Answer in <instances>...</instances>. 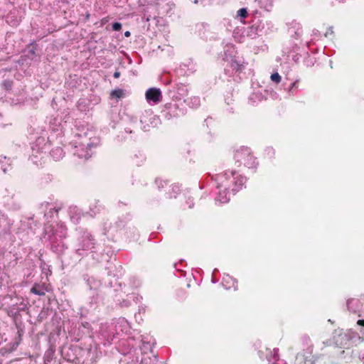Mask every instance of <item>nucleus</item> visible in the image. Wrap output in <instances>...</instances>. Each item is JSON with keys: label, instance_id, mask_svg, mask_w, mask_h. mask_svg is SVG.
<instances>
[{"label": "nucleus", "instance_id": "c85d7f7f", "mask_svg": "<svg viewBox=\"0 0 364 364\" xmlns=\"http://www.w3.org/2000/svg\"><path fill=\"white\" fill-rule=\"evenodd\" d=\"M50 129H52V130L53 132H58V134H62L63 133V125L61 124V123L60 122L58 121L57 119H53V122H50Z\"/></svg>", "mask_w": 364, "mask_h": 364}, {"label": "nucleus", "instance_id": "864d4df0", "mask_svg": "<svg viewBox=\"0 0 364 364\" xmlns=\"http://www.w3.org/2000/svg\"><path fill=\"white\" fill-rule=\"evenodd\" d=\"M125 132L129 134L132 133V130L130 128H125Z\"/></svg>", "mask_w": 364, "mask_h": 364}, {"label": "nucleus", "instance_id": "e2e57ef3", "mask_svg": "<svg viewBox=\"0 0 364 364\" xmlns=\"http://www.w3.org/2000/svg\"><path fill=\"white\" fill-rule=\"evenodd\" d=\"M2 344V341H0V346Z\"/></svg>", "mask_w": 364, "mask_h": 364}, {"label": "nucleus", "instance_id": "680f3d73", "mask_svg": "<svg viewBox=\"0 0 364 364\" xmlns=\"http://www.w3.org/2000/svg\"><path fill=\"white\" fill-rule=\"evenodd\" d=\"M264 92L267 94L268 92L267 90H264Z\"/></svg>", "mask_w": 364, "mask_h": 364}, {"label": "nucleus", "instance_id": "7ed1b4c3", "mask_svg": "<svg viewBox=\"0 0 364 364\" xmlns=\"http://www.w3.org/2000/svg\"><path fill=\"white\" fill-rule=\"evenodd\" d=\"M62 358L74 364H96L97 353L95 350L84 349L75 345H64L60 349Z\"/></svg>", "mask_w": 364, "mask_h": 364}, {"label": "nucleus", "instance_id": "a878e982", "mask_svg": "<svg viewBox=\"0 0 364 364\" xmlns=\"http://www.w3.org/2000/svg\"><path fill=\"white\" fill-rule=\"evenodd\" d=\"M50 155L55 161H60L63 158L65 152L61 147L57 146L50 150Z\"/></svg>", "mask_w": 364, "mask_h": 364}, {"label": "nucleus", "instance_id": "4c0bfd02", "mask_svg": "<svg viewBox=\"0 0 364 364\" xmlns=\"http://www.w3.org/2000/svg\"><path fill=\"white\" fill-rule=\"evenodd\" d=\"M155 183L159 190L164 188L165 186H167V181H162L161 179H156Z\"/></svg>", "mask_w": 364, "mask_h": 364}, {"label": "nucleus", "instance_id": "dca6fc26", "mask_svg": "<svg viewBox=\"0 0 364 364\" xmlns=\"http://www.w3.org/2000/svg\"><path fill=\"white\" fill-rule=\"evenodd\" d=\"M49 148L50 144H48L46 139L42 136L38 137L31 146V149L33 150L34 153H38L39 151H44L45 153H47Z\"/></svg>", "mask_w": 364, "mask_h": 364}, {"label": "nucleus", "instance_id": "7c9ffc66", "mask_svg": "<svg viewBox=\"0 0 364 364\" xmlns=\"http://www.w3.org/2000/svg\"><path fill=\"white\" fill-rule=\"evenodd\" d=\"M248 16V11L247 8H241L237 11V15L235 18L242 21L243 19L246 18Z\"/></svg>", "mask_w": 364, "mask_h": 364}, {"label": "nucleus", "instance_id": "4468645a", "mask_svg": "<svg viewBox=\"0 0 364 364\" xmlns=\"http://www.w3.org/2000/svg\"><path fill=\"white\" fill-rule=\"evenodd\" d=\"M161 98L162 95L160 89L151 87L146 92V99L149 103L158 104L161 100Z\"/></svg>", "mask_w": 364, "mask_h": 364}, {"label": "nucleus", "instance_id": "ea45409f", "mask_svg": "<svg viewBox=\"0 0 364 364\" xmlns=\"http://www.w3.org/2000/svg\"><path fill=\"white\" fill-rule=\"evenodd\" d=\"M58 210L55 208H50L48 212L46 213L44 216L48 219L52 218L53 213H58Z\"/></svg>", "mask_w": 364, "mask_h": 364}, {"label": "nucleus", "instance_id": "aec40b11", "mask_svg": "<svg viewBox=\"0 0 364 364\" xmlns=\"http://www.w3.org/2000/svg\"><path fill=\"white\" fill-rule=\"evenodd\" d=\"M46 156V153L44 151H39L38 153H34L32 149L31 154L29 156V160L32 161L33 164L37 166H41L44 162V159Z\"/></svg>", "mask_w": 364, "mask_h": 364}, {"label": "nucleus", "instance_id": "f704fd0d", "mask_svg": "<svg viewBox=\"0 0 364 364\" xmlns=\"http://www.w3.org/2000/svg\"><path fill=\"white\" fill-rule=\"evenodd\" d=\"M129 281H130V285L133 288H138L139 287L141 286V281L135 277H131Z\"/></svg>", "mask_w": 364, "mask_h": 364}, {"label": "nucleus", "instance_id": "3c124183", "mask_svg": "<svg viewBox=\"0 0 364 364\" xmlns=\"http://www.w3.org/2000/svg\"><path fill=\"white\" fill-rule=\"evenodd\" d=\"M131 36V33L129 31H127L124 32V36L125 37H129Z\"/></svg>", "mask_w": 364, "mask_h": 364}, {"label": "nucleus", "instance_id": "a211bd4d", "mask_svg": "<svg viewBox=\"0 0 364 364\" xmlns=\"http://www.w3.org/2000/svg\"><path fill=\"white\" fill-rule=\"evenodd\" d=\"M258 30L259 26L257 25H252L247 28H243L242 29H240L239 28H237V29L235 31H242V36H247L252 39L255 38L258 35Z\"/></svg>", "mask_w": 364, "mask_h": 364}, {"label": "nucleus", "instance_id": "cd10ccee", "mask_svg": "<svg viewBox=\"0 0 364 364\" xmlns=\"http://www.w3.org/2000/svg\"><path fill=\"white\" fill-rule=\"evenodd\" d=\"M46 291L44 285L38 284H35L31 289V292L38 296H44Z\"/></svg>", "mask_w": 364, "mask_h": 364}, {"label": "nucleus", "instance_id": "052dcab7", "mask_svg": "<svg viewBox=\"0 0 364 364\" xmlns=\"http://www.w3.org/2000/svg\"><path fill=\"white\" fill-rule=\"evenodd\" d=\"M212 282H213V283H215L217 281H216L215 279H212Z\"/></svg>", "mask_w": 364, "mask_h": 364}, {"label": "nucleus", "instance_id": "4be33fe9", "mask_svg": "<svg viewBox=\"0 0 364 364\" xmlns=\"http://www.w3.org/2000/svg\"><path fill=\"white\" fill-rule=\"evenodd\" d=\"M0 169L4 173H8L12 170L11 160L6 156H0Z\"/></svg>", "mask_w": 364, "mask_h": 364}, {"label": "nucleus", "instance_id": "9b49d317", "mask_svg": "<svg viewBox=\"0 0 364 364\" xmlns=\"http://www.w3.org/2000/svg\"><path fill=\"white\" fill-rule=\"evenodd\" d=\"M163 117L167 119L178 118L185 114V111L177 103H167L161 112Z\"/></svg>", "mask_w": 364, "mask_h": 364}, {"label": "nucleus", "instance_id": "4d7b16f0", "mask_svg": "<svg viewBox=\"0 0 364 364\" xmlns=\"http://www.w3.org/2000/svg\"><path fill=\"white\" fill-rule=\"evenodd\" d=\"M229 112H231V113L234 112L233 107H230V109H229Z\"/></svg>", "mask_w": 364, "mask_h": 364}, {"label": "nucleus", "instance_id": "603ef678", "mask_svg": "<svg viewBox=\"0 0 364 364\" xmlns=\"http://www.w3.org/2000/svg\"><path fill=\"white\" fill-rule=\"evenodd\" d=\"M129 305V302L128 301H123V304H122V306H128Z\"/></svg>", "mask_w": 364, "mask_h": 364}, {"label": "nucleus", "instance_id": "13d9d810", "mask_svg": "<svg viewBox=\"0 0 364 364\" xmlns=\"http://www.w3.org/2000/svg\"><path fill=\"white\" fill-rule=\"evenodd\" d=\"M178 271L181 272H182L181 275L185 276V273L182 270H181L180 269H178Z\"/></svg>", "mask_w": 364, "mask_h": 364}, {"label": "nucleus", "instance_id": "412c9836", "mask_svg": "<svg viewBox=\"0 0 364 364\" xmlns=\"http://www.w3.org/2000/svg\"><path fill=\"white\" fill-rule=\"evenodd\" d=\"M172 95L173 98L181 100L182 97L187 95L188 89L183 84H176Z\"/></svg>", "mask_w": 364, "mask_h": 364}, {"label": "nucleus", "instance_id": "79ce46f5", "mask_svg": "<svg viewBox=\"0 0 364 364\" xmlns=\"http://www.w3.org/2000/svg\"><path fill=\"white\" fill-rule=\"evenodd\" d=\"M112 30L115 31H119L122 28V23L119 22H114L112 26Z\"/></svg>", "mask_w": 364, "mask_h": 364}, {"label": "nucleus", "instance_id": "e433bc0d", "mask_svg": "<svg viewBox=\"0 0 364 364\" xmlns=\"http://www.w3.org/2000/svg\"><path fill=\"white\" fill-rule=\"evenodd\" d=\"M195 4H200L203 6L210 4L214 0H191Z\"/></svg>", "mask_w": 364, "mask_h": 364}, {"label": "nucleus", "instance_id": "c03bdc74", "mask_svg": "<svg viewBox=\"0 0 364 364\" xmlns=\"http://www.w3.org/2000/svg\"><path fill=\"white\" fill-rule=\"evenodd\" d=\"M3 85L6 90H11V87H12V82L9 81V80H5L3 82Z\"/></svg>", "mask_w": 364, "mask_h": 364}, {"label": "nucleus", "instance_id": "c9c22d12", "mask_svg": "<svg viewBox=\"0 0 364 364\" xmlns=\"http://www.w3.org/2000/svg\"><path fill=\"white\" fill-rule=\"evenodd\" d=\"M180 66H181V68L183 67H184V68L187 67L188 68L187 71H188L189 73H193L194 72V70H195V65L193 63V62H191V61H189L188 64H186V63H183Z\"/></svg>", "mask_w": 364, "mask_h": 364}, {"label": "nucleus", "instance_id": "09e8293b", "mask_svg": "<svg viewBox=\"0 0 364 364\" xmlns=\"http://www.w3.org/2000/svg\"><path fill=\"white\" fill-rule=\"evenodd\" d=\"M119 76H120V73L119 71H115L114 73L113 77L114 78H118V77H119Z\"/></svg>", "mask_w": 364, "mask_h": 364}, {"label": "nucleus", "instance_id": "2eb2a0df", "mask_svg": "<svg viewBox=\"0 0 364 364\" xmlns=\"http://www.w3.org/2000/svg\"><path fill=\"white\" fill-rule=\"evenodd\" d=\"M83 279L91 292L98 291L99 289L102 286L100 280L97 279L95 277L90 276L87 274L83 275Z\"/></svg>", "mask_w": 364, "mask_h": 364}, {"label": "nucleus", "instance_id": "39448f33", "mask_svg": "<svg viewBox=\"0 0 364 364\" xmlns=\"http://www.w3.org/2000/svg\"><path fill=\"white\" fill-rule=\"evenodd\" d=\"M77 245L75 254L79 257H85L89 252H95L96 240L87 230L80 228L78 230Z\"/></svg>", "mask_w": 364, "mask_h": 364}, {"label": "nucleus", "instance_id": "1a4fd4ad", "mask_svg": "<svg viewBox=\"0 0 364 364\" xmlns=\"http://www.w3.org/2000/svg\"><path fill=\"white\" fill-rule=\"evenodd\" d=\"M115 331L116 333H112L111 334L103 335L107 343H113L114 339L117 338L116 335H119L120 332L125 334L128 333L130 331L129 322L124 318H119L115 324Z\"/></svg>", "mask_w": 364, "mask_h": 364}, {"label": "nucleus", "instance_id": "9d476101", "mask_svg": "<svg viewBox=\"0 0 364 364\" xmlns=\"http://www.w3.org/2000/svg\"><path fill=\"white\" fill-rule=\"evenodd\" d=\"M92 327L88 322H82L78 327H74L69 332V335L73 341H79L83 337L90 336Z\"/></svg>", "mask_w": 364, "mask_h": 364}, {"label": "nucleus", "instance_id": "a19ab883", "mask_svg": "<svg viewBox=\"0 0 364 364\" xmlns=\"http://www.w3.org/2000/svg\"><path fill=\"white\" fill-rule=\"evenodd\" d=\"M225 101L228 105L232 104V102L234 101L232 94L228 93L225 97Z\"/></svg>", "mask_w": 364, "mask_h": 364}, {"label": "nucleus", "instance_id": "b1692460", "mask_svg": "<svg viewBox=\"0 0 364 364\" xmlns=\"http://www.w3.org/2000/svg\"><path fill=\"white\" fill-rule=\"evenodd\" d=\"M132 215L130 213H126L121 218H118V220L114 223V228L116 230H121L124 228L126 224L132 220Z\"/></svg>", "mask_w": 364, "mask_h": 364}, {"label": "nucleus", "instance_id": "49530a36", "mask_svg": "<svg viewBox=\"0 0 364 364\" xmlns=\"http://www.w3.org/2000/svg\"><path fill=\"white\" fill-rule=\"evenodd\" d=\"M191 100L193 101V105H195L196 107H198L199 105L200 99L198 97H193V99H191Z\"/></svg>", "mask_w": 364, "mask_h": 364}, {"label": "nucleus", "instance_id": "bf43d9fd", "mask_svg": "<svg viewBox=\"0 0 364 364\" xmlns=\"http://www.w3.org/2000/svg\"><path fill=\"white\" fill-rule=\"evenodd\" d=\"M216 272H218V269H215L213 270V274H214Z\"/></svg>", "mask_w": 364, "mask_h": 364}, {"label": "nucleus", "instance_id": "a18cd8bd", "mask_svg": "<svg viewBox=\"0 0 364 364\" xmlns=\"http://www.w3.org/2000/svg\"><path fill=\"white\" fill-rule=\"evenodd\" d=\"M186 204L188 205V208H191L193 207V199H191V197H188V200H186Z\"/></svg>", "mask_w": 364, "mask_h": 364}, {"label": "nucleus", "instance_id": "8fccbe9b", "mask_svg": "<svg viewBox=\"0 0 364 364\" xmlns=\"http://www.w3.org/2000/svg\"><path fill=\"white\" fill-rule=\"evenodd\" d=\"M118 205H119V207H121L122 205H127L128 203H124L122 201H119Z\"/></svg>", "mask_w": 364, "mask_h": 364}, {"label": "nucleus", "instance_id": "6e6d98bb", "mask_svg": "<svg viewBox=\"0 0 364 364\" xmlns=\"http://www.w3.org/2000/svg\"><path fill=\"white\" fill-rule=\"evenodd\" d=\"M273 77H274L273 73H272L270 74V76H269V78H270V80H271L272 81H273Z\"/></svg>", "mask_w": 364, "mask_h": 364}, {"label": "nucleus", "instance_id": "f8f14e48", "mask_svg": "<svg viewBox=\"0 0 364 364\" xmlns=\"http://www.w3.org/2000/svg\"><path fill=\"white\" fill-rule=\"evenodd\" d=\"M245 68V63L243 60L239 58H232L230 62L228 63L226 68H225V73L229 75L233 73H239Z\"/></svg>", "mask_w": 364, "mask_h": 364}, {"label": "nucleus", "instance_id": "37998d69", "mask_svg": "<svg viewBox=\"0 0 364 364\" xmlns=\"http://www.w3.org/2000/svg\"><path fill=\"white\" fill-rule=\"evenodd\" d=\"M135 157H136V158H139V159H140V161H136V164L137 165H139V163L143 162V161L145 160V156H144V154L143 153H141V152H139V154H135Z\"/></svg>", "mask_w": 364, "mask_h": 364}, {"label": "nucleus", "instance_id": "de8ad7c7", "mask_svg": "<svg viewBox=\"0 0 364 364\" xmlns=\"http://www.w3.org/2000/svg\"><path fill=\"white\" fill-rule=\"evenodd\" d=\"M281 81V76L277 73H274V82L279 83Z\"/></svg>", "mask_w": 364, "mask_h": 364}, {"label": "nucleus", "instance_id": "f257e3e1", "mask_svg": "<svg viewBox=\"0 0 364 364\" xmlns=\"http://www.w3.org/2000/svg\"><path fill=\"white\" fill-rule=\"evenodd\" d=\"M28 302L25 299L17 298L16 302L5 308L7 315L13 319L17 332L15 338L10 343L0 348V353L2 355L14 351L19 346L22 336L24 334V324L22 321V315L23 313H28Z\"/></svg>", "mask_w": 364, "mask_h": 364}, {"label": "nucleus", "instance_id": "6e6552de", "mask_svg": "<svg viewBox=\"0 0 364 364\" xmlns=\"http://www.w3.org/2000/svg\"><path fill=\"white\" fill-rule=\"evenodd\" d=\"M140 124L141 129L147 132L151 127H157L160 124V119L154 114L151 109H146L142 112L140 117Z\"/></svg>", "mask_w": 364, "mask_h": 364}, {"label": "nucleus", "instance_id": "2f4dec72", "mask_svg": "<svg viewBox=\"0 0 364 364\" xmlns=\"http://www.w3.org/2000/svg\"><path fill=\"white\" fill-rule=\"evenodd\" d=\"M259 355L261 359L266 358L268 361V364H273L271 363V358L272 357V353L269 348H266V353H264L262 350H259Z\"/></svg>", "mask_w": 364, "mask_h": 364}, {"label": "nucleus", "instance_id": "393cba45", "mask_svg": "<svg viewBox=\"0 0 364 364\" xmlns=\"http://www.w3.org/2000/svg\"><path fill=\"white\" fill-rule=\"evenodd\" d=\"M181 186L178 184H172L169 186L168 191L166 193L167 198H176L177 195L181 193Z\"/></svg>", "mask_w": 364, "mask_h": 364}, {"label": "nucleus", "instance_id": "58836bf2", "mask_svg": "<svg viewBox=\"0 0 364 364\" xmlns=\"http://www.w3.org/2000/svg\"><path fill=\"white\" fill-rule=\"evenodd\" d=\"M114 267L112 265V263H109L108 264V266L106 267V269H107V274L109 276H113V277H116V276H118L117 274L114 273L112 270V269L114 268Z\"/></svg>", "mask_w": 364, "mask_h": 364}, {"label": "nucleus", "instance_id": "6ab92c4d", "mask_svg": "<svg viewBox=\"0 0 364 364\" xmlns=\"http://www.w3.org/2000/svg\"><path fill=\"white\" fill-rule=\"evenodd\" d=\"M266 97L262 94L261 89L253 92L248 97V103L252 106L257 105L259 102H261Z\"/></svg>", "mask_w": 364, "mask_h": 364}, {"label": "nucleus", "instance_id": "ddd939ff", "mask_svg": "<svg viewBox=\"0 0 364 364\" xmlns=\"http://www.w3.org/2000/svg\"><path fill=\"white\" fill-rule=\"evenodd\" d=\"M153 6V3L148 0L138 1V11L142 15V20L149 21L151 16L149 14V9Z\"/></svg>", "mask_w": 364, "mask_h": 364}, {"label": "nucleus", "instance_id": "f03ea898", "mask_svg": "<svg viewBox=\"0 0 364 364\" xmlns=\"http://www.w3.org/2000/svg\"><path fill=\"white\" fill-rule=\"evenodd\" d=\"M212 179L217 182V188L219 190L216 200L220 203H225L230 200V193L235 195L242 188L247 181V178L238 175L236 171H225L223 173L212 176Z\"/></svg>", "mask_w": 364, "mask_h": 364}, {"label": "nucleus", "instance_id": "423d86ee", "mask_svg": "<svg viewBox=\"0 0 364 364\" xmlns=\"http://www.w3.org/2000/svg\"><path fill=\"white\" fill-rule=\"evenodd\" d=\"M87 133L85 131H80V132H77L75 134V136L84 138V140L80 141L78 145H74L73 146V154L77 156L79 159H88L92 154L90 153V149L96 146L99 142V139L97 138H94L93 140L91 141L92 138L90 137L87 141Z\"/></svg>", "mask_w": 364, "mask_h": 364}, {"label": "nucleus", "instance_id": "0eeeda50", "mask_svg": "<svg viewBox=\"0 0 364 364\" xmlns=\"http://www.w3.org/2000/svg\"><path fill=\"white\" fill-rule=\"evenodd\" d=\"M234 158L239 166L243 164L250 169H255L258 166L257 158L254 156L250 148L241 146L236 150Z\"/></svg>", "mask_w": 364, "mask_h": 364}, {"label": "nucleus", "instance_id": "bb28decb", "mask_svg": "<svg viewBox=\"0 0 364 364\" xmlns=\"http://www.w3.org/2000/svg\"><path fill=\"white\" fill-rule=\"evenodd\" d=\"M100 296L98 291L91 292V295L88 298V305L90 308H95L100 302Z\"/></svg>", "mask_w": 364, "mask_h": 364}, {"label": "nucleus", "instance_id": "5701e85b", "mask_svg": "<svg viewBox=\"0 0 364 364\" xmlns=\"http://www.w3.org/2000/svg\"><path fill=\"white\" fill-rule=\"evenodd\" d=\"M237 280L228 274L225 275L223 277L222 285L226 289H230L232 287L234 288L235 290L237 289Z\"/></svg>", "mask_w": 364, "mask_h": 364}, {"label": "nucleus", "instance_id": "c756f323", "mask_svg": "<svg viewBox=\"0 0 364 364\" xmlns=\"http://www.w3.org/2000/svg\"><path fill=\"white\" fill-rule=\"evenodd\" d=\"M260 7L264 11L270 12L273 9V4L271 0H261Z\"/></svg>", "mask_w": 364, "mask_h": 364}, {"label": "nucleus", "instance_id": "f3484780", "mask_svg": "<svg viewBox=\"0 0 364 364\" xmlns=\"http://www.w3.org/2000/svg\"><path fill=\"white\" fill-rule=\"evenodd\" d=\"M14 221L8 218L4 214H0V230L6 235H9L11 232V228Z\"/></svg>", "mask_w": 364, "mask_h": 364}, {"label": "nucleus", "instance_id": "473e14b6", "mask_svg": "<svg viewBox=\"0 0 364 364\" xmlns=\"http://www.w3.org/2000/svg\"><path fill=\"white\" fill-rule=\"evenodd\" d=\"M65 84L69 87H76L78 85V79L76 77V75H75L73 78L72 77H70V79L66 81Z\"/></svg>", "mask_w": 364, "mask_h": 364}, {"label": "nucleus", "instance_id": "20e7f679", "mask_svg": "<svg viewBox=\"0 0 364 364\" xmlns=\"http://www.w3.org/2000/svg\"><path fill=\"white\" fill-rule=\"evenodd\" d=\"M66 237L67 228L63 223H57L55 226L46 225L44 228L43 238L49 243L50 250L58 255L68 248L64 242Z\"/></svg>", "mask_w": 364, "mask_h": 364}, {"label": "nucleus", "instance_id": "72a5a7b5", "mask_svg": "<svg viewBox=\"0 0 364 364\" xmlns=\"http://www.w3.org/2000/svg\"><path fill=\"white\" fill-rule=\"evenodd\" d=\"M123 94L124 91L122 89H115L111 92V96L113 98H121Z\"/></svg>", "mask_w": 364, "mask_h": 364}, {"label": "nucleus", "instance_id": "5fc2aeb1", "mask_svg": "<svg viewBox=\"0 0 364 364\" xmlns=\"http://www.w3.org/2000/svg\"><path fill=\"white\" fill-rule=\"evenodd\" d=\"M29 53L31 54V55H34L35 54V50L34 49H31Z\"/></svg>", "mask_w": 364, "mask_h": 364}]
</instances>
